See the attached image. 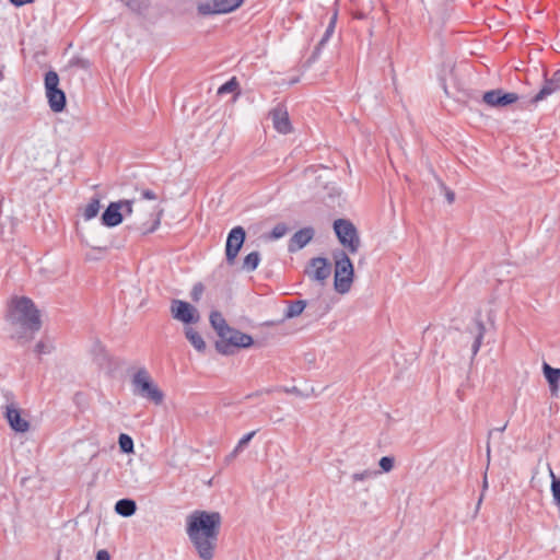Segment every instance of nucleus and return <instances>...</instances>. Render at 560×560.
I'll list each match as a JSON object with an SVG mask.
<instances>
[{
  "instance_id": "obj_1",
  "label": "nucleus",
  "mask_w": 560,
  "mask_h": 560,
  "mask_svg": "<svg viewBox=\"0 0 560 560\" xmlns=\"http://www.w3.org/2000/svg\"><path fill=\"white\" fill-rule=\"evenodd\" d=\"M220 522V515L214 512L197 511L189 517L187 533L203 560L212 558Z\"/></svg>"
},
{
  "instance_id": "obj_2",
  "label": "nucleus",
  "mask_w": 560,
  "mask_h": 560,
  "mask_svg": "<svg viewBox=\"0 0 560 560\" xmlns=\"http://www.w3.org/2000/svg\"><path fill=\"white\" fill-rule=\"evenodd\" d=\"M7 322L13 337L27 338L40 328L38 311L33 302L25 298H13L8 304Z\"/></svg>"
},
{
  "instance_id": "obj_3",
  "label": "nucleus",
  "mask_w": 560,
  "mask_h": 560,
  "mask_svg": "<svg viewBox=\"0 0 560 560\" xmlns=\"http://www.w3.org/2000/svg\"><path fill=\"white\" fill-rule=\"evenodd\" d=\"M131 392L135 396L145 399L155 405L164 400V393L154 382L149 371L144 368L138 369L131 376Z\"/></svg>"
},
{
  "instance_id": "obj_4",
  "label": "nucleus",
  "mask_w": 560,
  "mask_h": 560,
  "mask_svg": "<svg viewBox=\"0 0 560 560\" xmlns=\"http://www.w3.org/2000/svg\"><path fill=\"white\" fill-rule=\"evenodd\" d=\"M335 258V277L334 285L338 293H347L353 282L354 269L353 265L345 252H338Z\"/></svg>"
},
{
  "instance_id": "obj_5",
  "label": "nucleus",
  "mask_w": 560,
  "mask_h": 560,
  "mask_svg": "<svg viewBox=\"0 0 560 560\" xmlns=\"http://www.w3.org/2000/svg\"><path fill=\"white\" fill-rule=\"evenodd\" d=\"M253 342L252 336L229 327L215 342V349L221 354L230 355L234 348H249Z\"/></svg>"
},
{
  "instance_id": "obj_6",
  "label": "nucleus",
  "mask_w": 560,
  "mask_h": 560,
  "mask_svg": "<svg viewBox=\"0 0 560 560\" xmlns=\"http://www.w3.org/2000/svg\"><path fill=\"white\" fill-rule=\"evenodd\" d=\"M45 91L49 107L55 113H60L66 107V95L59 89V77L56 71H48L45 75Z\"/></svg>"
},
{
  "instance_id": "obj_7",
  "label": "nucleus",
  "mask_w": 560,
  "mask_h": 560,
  "mask_svg": "<svg viewBox=\"0 0 560 560\" xmlns=\"http://www.w3.org/2000/svg\"><path fill=\"white\" fill-rule=\"evenodd\" d=\"M334 230L337 234L339 242L348 248L351 254L358 252L360 247V238L357 233L354 225L343 219H338L334 223Z\"/></svg>"
},
{
  "instance_id": "obj_8",
  "label": "nucleus",
  "mask_w": 560,
  "mask_h": 560,
  "mask_svg": "<svg viewBox=\"0 0 560 560\" xmlns=\"http://www.w3.org/2000/svg\"><path fill=\"white\" fill-rule=\"evenodd\" d=\"M171 314L174 319L186 325L196 324L200 315L195 306L182 300H173L171 303Z\"/></svg>"
},
{
  "instance_id": "obj_9",
  "label": "nucleus",
  "mask_w": 560,
  "mask_h": 560,
  "mask_svg": "<svg viewBox=\"0 0 560 560\" xmlns=\"http://www.w3.org/2000/svg\"><path fill=\"white\" fill-rule=\"evenodd\" d=\"M518 95L512 92H504L502 89L488 91L483 94L482 101L490 107L503 108L518 101Z\"/></svg>"
},
{
  "instance_id": "obj_10",
  "label": "nucleus",
  "mask_w": 560,
  "mask_h": 560,
  "mask_svg": "<svg viewBox=\"0 0 560 560\" xmlns=\"http://www.w3.org/2000/svg\"><path fill=\"white\" fill-rule=\"evenodd\" d=\"M245 235V230L242 226H236L229 233L225 245V256L229 265L235 262L237 254L244 244Z\"/></svg>"
},
{
  "instance_id": "obj_11",
  "label": "nucleus",
  "mask_w": 560,
  "mask_h": 560,
  "mask_svg": "<svg viewBox=\"0 0 560 560\" xmlns=\"http://www.w3.org/2000/svg\"><path fill=\"white\" fill-rule=\"evenodd\" d=\"M305 272L311 279L323 283L330 276L331 269L327 259L317 257L311 260Z\"/></svg>"
},
{
  "instance_id": "obj_12",
  "label": "nucleus",
  "mask_w": 560,
  "mask_h": 560,
  "mask_svg": "<svg viewBox=\"0 0 560 560\" xmlns=\"http://www.w3.org/2000/svg\"><path fill=\"white\" fill-rule=\"evenodd\" d=\"M273 128L280 133H289L292 130L289 114L284 107L278 106L270 112Z\"/></svg>"
},
{
  "instance_id": "obj_13",
  "label": "nucleus",
  "mask_w": 560,
  "mask_h": 560,
  "mask_svg": "<svg viewBox=\"0 0 560 560\" xmlns=\"http://www.w3.org/2000/svg\"><path fill=\"white\" fill-rule=\"evenodd\" d=\"M122 221L121 205L112 202L102 215V223L106 226H116Z\"/></svg>"
},
{
  "instance_id": "obj_14",
  "label": "nucleus",
  "mask_w": 560,
  "mask_h": 560,
  "mask_svg": "<svg viewBox=\"0 0 560 560\" xmlns=\"http://www.w3.org/2000/svg\"><path fill=\"white\" fill-rule=\"evenodd\" d=\"M314 236V231L311 228H305L298 231L290 240L289 250L295 252L303 248L306 244L311 242Z\"/></svg>"
},
{
  "instance_id": "obj_15",
  "label": "nucleus",
  "mask_w": 560,
  "mask_h": 560,
  "mask_svg": "<svg viewBox=\"0 0 560 560\" xmlns=\"http://www.w3.org/2000/svg\"><path fill=\"white\" fill-rule=\"evenodd\" d=\"M185 337L187 340L191 343V346L198 351V352H205L206 350V342L202 338V336L192 327L186 326L184 328Z\"/></svg>"
},
{
  "instance_id": "obj_16",
  "label": "nucleus",
  "mask_w": 560,
  "mask_h": 560,
  "mask_svg": "<svg viewBox=\"0 0 560 560\" xmlns=\"http://www.w3.org/2000/svg\"><path fill=\"white\" fill-rule=\"evenodd\" d=\"M209 319L212 328L217 331L219 337L222 336L224 331L230 327L226 324L223 315L218 311L211 312Z\"/></svg>"
},
{
  "instance_id": "obj_17",
  "label": "nucleus",
  "mask_w": 560,
  "mask_h": 560,
  "mask_svg": "<svg viewBox=\"0 0 560 560\" xmlns=\"http://www.w3.org/2000/svg\"><path fill=\"white\" fill-rule=\"evenodd\" d=\"M542 369L551 390L556 392L558 389V383L560 380V369H553L547 363L544 364Z\"/></svg>"
},
{
  "instance_id": "obj_18",
  "label": "nucleus",
  "mask_w": 560,
  "mask_h": 560,
  "mask_svg": "<svg viewBox=\"0 0 560 560\" xmlns=\"http://www.w3.org/2000/svg\"><path fill=\"white\" fill-rule=\"evenodd\" d=\"M486 327L481 320H476L472 332L475 334V341L472 343V355H476L481 347Z\"/></svg>"
},
{
  "instance_id": "obj_19",
  "label": "nucleus",
  "mask_w": 560,
  "mask_h": 560,
  "mask_svg": "<svg viewBox=\"0 0 560 560\" xmlns=\"http://www.w3.org/2000/svg\"><path fill=\"white\" fill-rule=\"evenodd\" d=\"M116 512L121 516H130L136 511V503L132 500L124 499L116 503Z\"/></svg>"
},
{
  "instance_id": "obj_20",
  "label": "nucleus",
  "mask_w": 560,
  "mask_h": 560,
  "mask_svg": "<svg viewBox=\"0 0 560 560\" xmlns=\"http://www.w3.org/2000/svg\"><path fill=\"white\" fill-rule=\"evenodd\" d=\"M558 90H560L559 84H553L549 79L546 81L541 90L535 95L533 102L537 103L539 101H542Z\"/></svg>"
},
{
  "instance_id": "obj_21",
  "label": "nucleus",
  "mask_w": 560,
  "mask_h": 560,
  "mask_svg": "<svg viewBox=\"0 0 560 560\" xmlns=\"http://www.w3.org/2000/svg\"><path fill=\"white\" fill-rule=\"evenodd\" d=\"M244 0H215L221 14L229 13L237 9Z\"/></svg>"
},
{
  "instance_id": "obj_22",
  "label": "nucleus",
  "mask_w": 560,
  "mask_h": 560,
  "mask_svg": "<svg viewBox=\"0 0 560 560\" xmlns=\"http://www.w3.org/2000/svg\"><path fill=\"white\" fill-rule=\"evenodd\" d=\"M260 261V255L258 252L249 253L243 260V269L246 271H254Z\"/></svg>"
},
{
  "instance_id": "obj_23",
  "label": "nucleus",
  "mask_w": 560,
  "mask_h": 560,
  "mask_svg": "<svg viewBox=\"0 0 560 560\" xmlns=\"http://www.w3.org/2000/svg\"><path fill=\"white\" fill-rule=\"evenodd\" d=\"M101 205L97 198L92 199L84 208L83 215L86 220H91L97 215Z\"/></svg>"
},
{
  "instance_id": "obj_24",
  "label": "nucleus",
  "mask_w": 560,
  "mask_h": 560,
  "mask_svg": "<svg viewBox=\"0 0 560 560\" xmlns=\"http://www.w3.org/2000/svg\"><path fill=\"white\" fill-rule=\"evenodd\" d=\"M218 10H219V8L217 5L215 0L202 2V3L198 4V12L201 15L221 14Z\"/></svg>"
},
{
  "instance_id": "obj_25",
  "label": "nucleus",
  "mask_w": 560,
  "mask_h": 560,
  "mask_svg": "<svg viewBox=\"0 0 560 560\" xmlns=\"http://www.w3.org/2000/svg\"><path fill=\"white\" fill-rule=\"evenodd\" d=\"M306 307V302L303 300L295 301L291 305H289L285 317L287 318H293L302 314L304 308Z\"/></svg>"
},
{
  "instance_id": "obj_26",
  "label": "nucleus",
  "mask_w": 560,
  "mask_h": 560,
  "mask_svg": "<svg viewBox=\"0 0 560 560\" xmlns=\"http://www.w3.org/2000/svg\"><path fill=\"white\" fill-rule=\"evenodd\" d=\"M551 476V492L553 495V499L558 504H560V478L557 479L552 471H550Z\"/></svg>"
},
{
  "instance_id": "obj_27",
  "label": "nucleus",
  "mask_w": 560,
  "mask_h": 560,
  "mask_svg": "<svg viewBox=\"0 0 560 560\" xmlns=\"http://www.w3.org/2000/svg\"><path fill=\"white\" fill-rule=\"evenodd\" d=\"M5 420H22L20 410L12 404L8 405L5 408Z\"/></svg>"
},
{
  "instance_id": "obj_28",
  "label": "nucleus",
  "mask_w": 560,
  "mask_h": 560,
  "mask_svg": "<svg viewBox=\"0 0 560 560\" xmlns=\"http://www.w3.org/2000/svg\"><path fill=\"white\" fill-rule=\"evenodd\" d=\"M119 445L124 452H126V453L132 452L133 443H132L131 438H129L128 435H126V434L120 435Z\"/></svg>"
},
{
  "instance_id": "obj_29",
  "label": "nucleus",
  "mask_w": 560,
  "mask_h": 560,
  "mask_svg": "<svg viewBox=\"0 0 560 560\" xmlns=\"http://www.w3.org/2000/svg\"><path fill=\"white\" fill-rule=\"evenodd\" d=\"M336 21H337V13L335 12L334 15L331 16L330 23L326 30L325 35L323 36V38L319 42L320 46L324 45L329 39L331 34L334 33Z\"/></svg>"
},
{
  "instance_id": "obj_30",
  "label": "nucleus",
  "mask_w": 560,
  "mask_h": 560,
  "mask_svg": "<svg viewBox=\"0 0 560 560\" xmlns=\"http://www.w3.org/2000/svg\"><path fill=\"white\" fill-rule=\"evenodd\" d=\"M237 86H238V84H237L236 80L233 78L232 80H230L229 82H226L225 84L220 86L218 90V93L219 94L232 93V92L236 91Z\"/></svg>"
},
{
  "instance_id": "obj_31",
  "label": "nucleus",
  "mask_w": 560,
  "mask_h": 560,
  "mask_svg": "<svg viewBox=\"0 0 560 560\" xmlns=\"http://www.w3.org/2000/svg\"><path fill=\"white\" fill-rule=\"evenodd\" d=\"M288 232V228L283 223L277 224L271 231V238L278 240L283 237Z\"/></svg>"
},
{
  "instance_id": "obj_32",
  "label": "nucleus",
  "mask_w": 560,
  "mask_h": 560,
  "mask_svg": "<svg viewBox=\"0 0 560 560\" xmlns=\"http://www.w3.org/2000/svg\"><path fill=\"white\" fill-rule=\"evenodd\" d=\"M380 466L384 471H389L394 466V459L392 457H382L380 460Z\"/></svg>"
},
{
  "instance_id": "obj_33",
  "label": "nucleus",
  "mask_w": 560,
  "mask_h": 560,
  "mask_svg": "<svg viewBox=\"0 0 560 560\" xmlns=\"http://www.w3.org/2000/svg\"><path fill=\"white\" fill-rule=\"evenodd\" d=\"M15 432L23 433L28 430V422H10Z\"/></svg>"
},
{
  "instance_id": "obj_34",
  "label": "nucleus",
  "mask_w": 560,
  "mask_h": 560,
  "mask_svg": "<svg viewBox=\"0 0 560 560\" xmlns=\"http://www.w3.org/2000/svg\"><path fill=\"white\" fill-rule=\"evenodd\" d=\"M203 292V285L201 283H197L191 291V299L194 301H198Z\"/></svg>"
},
{
  "instance_id": "obj_35",
  "label": "nucleus",
  "mask_w": 560,
  "mask_h": 560,
  "mask_svg": "<svg viewBox=\"0 0 560 560\" xmlns=\"http://www.w3.org/2000/svg\"><path fill=\"white\" fill-rule=\"evenodd\" d=\"M121 205V211L129 215L132 213V202L130 200L118 201Z\"/></svg>"
},
{
  "instance_id": "obj_36",
  "label": "nucleus",
  "mask_w": 560,
  "mask_h": 560,
  "mask_svg": "<svg viewBox=\"0 0 560 560\" xmlns=\"http://www.w3.org/2000/svg\"><path fill=\"white\" fill-rule=\"evenodd\" d=\"M442 188L444 190V195H445V198L447 200L448 203H453L454 200H455V194L454 191H452L451 189H448L447 187H445L443 184H442Z\"/></svg>"
},
{
  "instance_id": "obj_37",
  "label": "nucleus",
  "mask_w": 560,
  "mask_h": 560,
  "mask_svg": "<svg viewBox=\"0 0 560 560\" xmlns=\"http://www.w3.org/2000/svg\"><path fill=\"white\" fill-rule=\"evenodd\" d=\"M36 351L38 353H48L50 351V347H47L44 342H38L36 345Z\"/></svg>"
},
{
  "instance_id": "obj_38",
  "label": "nucleus",
  "mask_w": 560,
  "mask_h": 560,
  "mask_svg": "<svg viewBox=\"0 0 560 560\" xmlns=\"http://www.w3.org/2000/svg\"><path fill=\"white\" fill-rule=\"evenodd\" d=\"M141 196L143 199H149V200H155L156 199V195L152 191V190H143L141 192Z\"/></svg>"
},
{
  "instance_id": "obj_39",
  "label": "nucleus",
  "mask_w": 560,
  "mask_h": 560,
  "mask_svg": "<svg viewBox=\"0 0 560 560\" xmlns=\"http://www.w3.org/2000/svg\"><path fill=\"white\" fill-rule=\"evenodd\" d=\"M97 560H110L109 553L106 550H100L96 555Z\"/></svg>"
},
{
  "instance_id": "obj_40",
  "label": "nucleus",
  "mask_w": 560,
  "mask_h": 560,
  "mask_svg": "<svg viewBox=\"0 0 560 560\" xmlns=\"http://www.w3.org/2000/svg\"><path fill=\"white\" fill-rule=\"evenodd\" d=\"M10 1H11V3H13L16 7H21V5L34 2V0H10Z\"/></svg>"
},
{
  "instance_id": "obj_41",
  "label": "nucleus",
  "mask_w": 560,
  "mask_h": 560,
  "mask_svg": "<svg viewBox=\"0 0 560 560\" xmlns=\"http://www.w3.org/2000/svg\"><path fill=\"white\" fill-rule=\"evenodd\" d=\"M550 81L553 83V84H559V88H560V71H557L552 78L550 79Z\"/></svg>"
},
{
  "instance_id": "obj_42",
  "label": "nucleus",
  "mask_w": 560,
  "mask_h": 560,
  "mask_svg": "<svg viewBox=\"0 0 560 560\" xmlns=\"http://www.w3.org/2000/svg\"><path fill=\"white\" fill-rule=\"evenodd\" d=\"M254 432L252 433H248L247 435H245L242 440H241V443H246L247 441L250 440V438L253 436Z\"/></svg>"
},
{
  "instance_id": "obj_43",
  "label": "nucleus",
  "mask_w": 560,
  "mask_h": 560,
  "mask_svg": "<svg viewBox=\"0 0 560 560\" xmlns=\"http://www.w3.org/2000/svg\"><path fill=\"white\" fill-rule=\"evenodd\" d=\"M159 224H160V219L158 218V219L155 220V222H154V225L149 230V232L154 231V230L158 228V225H159Z\"/></svg>"
},
{
  "instance_id": "obj_44",
  "label": "nucleus",
  "mask_w": 560,
  "mask_h": 560,
  "mask_svg": "<svg viewBox=\"0 0 560 560\" xmlns=\"http://www.w3.org/2000/svg\"><path fill=\"white\" fill-rule=\"evenodd\" d=\"M285 392H288V393H298L299 390H298L296 387H293L291 389H285Z\"/></svg>"
}]
</instances>
